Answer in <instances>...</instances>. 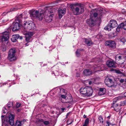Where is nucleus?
<instances>
[{"instance_id":"obj_8","label":"nucleus","mask_w":126,"mask_h":126,"mask_svg":"<svg viewBox=\"0 0 126 126\" xmlns=\"http://www.w3.org/2000/svg\"><path fill=\"white\" fill-rule=\"evenodd\" d=\"M105 45L106 46H108L112 48L115 47L116 45L115 42L112 40L106 41L105 43Z\"/></svg>"},{"instance_id":"obj_23","label":"nucleus","mask_w":126,"mask_h":126,"mask_svg":"<svg viewBox=\"0 0 126 126\" xmlns=\"http://www.w3.org/2000/svg\"><path fill=\"white\" fill-rule=\"evenodd\" d=\"M112 28H113L111 27V26L110 24L109 23L107 26L105 27L104 29L105 30L110 31Z\"/></svg>"},{"instance_id":"obj_36","label":"nucleus","mask_w":126,"mask_h":126,"mask_svg":"<svg viewBox=\"0 0 126 126\" xmlns=\"http://www.w3.org/2000/svg\"><path fill=\"white\" fill-rule=\"evenodd\" d=\"M120 41L124 43L126 41V40L124 38L121 39Z\"/></svg>"},{"instance_id":"obj_20","label":"nucleus","mask_w":126,"mask_h":126,"mask_svg":"<svg viewBox=\"0 0 126 126\" xmlns=\"http://www.w3.org/2000/svg\"><path fill=\"white\" fill-rule=\"evenodd\" d=\"M67 96L66 95H65L63 94H62L59 97V99L61 100V102L63 103H67L68 102H67L66 101H64L62 99H65L66 98Z\"/></svg>"},{"instance_id":"obj_15","label":"nucleus","mask_w":126,"mask_h":126,"mask_svg":"<svg viewBox=\"0 0 126 126\" xmlns=\"http://www.w3.org/2000/svg\"><path fill=\"white\" fill-rule=\"evenodd\" d=\"M109 23L113 28L116 27L118 25L117 22L114 19L110 20Z\"/></svg>"},{"instance_id":"obj_48","label":"nucleus","mask_w":126,"mask_h":126,"mask_svg":"<svg viewBox=\"0 0 126 126\" xmlns=\"http://www.w3.org/2000/svg\"><path fill=\"white\" fill-rule=\"evenodd\" d=\"M124 105L123 104H122L121 106H124V105H126V100L123 102Z\"/></svg>"},{"instance_id":"obj_60","label":"nucleus","mask_w":126,"mask_h":126,"mask_svg":"<svg viewBox=\"0 0 126 126\" xmlns=\"http://www.w3.org/2000/svg\"><path fill=\"white\" fill-rule=\"evenodd\" d=\"M125 114H126V112L125 113Z\"/></svg>"},{"instance_id":"obj_33","label":"nucleus","mask_w":126,"mask_h":126,"mask_svg":"<svg viewBox=\"0 0 126 126\" xmlns=\"http://www.w3.org/2000/svg\"><path fill=\"white\" fill-rule=\"evenodd\" d=\"M89 120L88 118H87L85 120L84 123L85 124L88 125L89 123Z\"/></svg>"},{"instance_id":"obj_7","label":"nucleus","mask_w":126,"mask_h":126,"mask_svg":"<svg viewBox=\"0 0 126 126\" xmlns=\"http://www.w3.org/2000/svg\"><path fill=\"white\" fill-rule=\"evenodd\" d=\"M105 84L108 87H114L115 86L113 82L111 79L107 78L104 81Z\"/></svg>"},{"instance_id":"obj_9","label":"nucleus","mask_w":126,"mask_h":126,"mask_svg":"<svg viewBox=\"0 0 126 126\" xmlns=\"http://www.w3.org/2000/svg\"><path fill=\"white\" fill-rule=\"evenodd\" d=\"M33 34V33L32 32H26L24 33V34L25 35L26 40L27 42L31 41V39Z\"/></svg>"},{"instance_id":"obj_30","label":"nucleus","mask_w":126,"mask_h":126,"mask_svg":"<svg viewBox=\"0 0 126 126\" xmlns=\"http://www.w3.org/2000/svg\"><path fill=\"white\" fill-rule=\"evenodd\" d=\"M22 125L21 124L20 122L19 121H17L15 125V126H21Z\"/></svg>"},{"instance_id":"obj_37","label":"nucleus","mask_w":126,"mask_h":126,"mask_svg":"<svg viewBox=\"0 0 126 126\" xmlns=\"http://www.w3.org/2000/svg\"><path fill=\"white\" fill-rule=\"evenodd\" d=\"M43 123L44 124L46 125H47L49 124V121H47L43 122Z\"/></svg>"},{"instance_id":"obj_27","label":"nucleus","mask_w":126,"mask_h":126,"mask_svg":"<svg viewBox=\"0 0 126 126\" xmlns=\"http://www.w3.org/2000/svg\"><path fill=\"white\" fill-rule=\"evenodd\" d=\"M83 50V49H79L77 50L76 52V56L77 57H79L80 56V51H82Z\"/></svg>"},{"instance_id":"obj_38","label":"nucleus","mask_w":126,"mask_h":126,"mask_svg":"<svg viewBox=\"0 0 126 126\" xmlns=\"http://www.w3.org/2000/svg\"><path fill=\"white\" fill-rule=\"evenodd\" d=\"M120 109V108H117L115 107H114V110H115L116 112H118L119 110Z\"/></svg>"},{"instance_id":"obj_43","label":"nucleus","mask_w":126,"mask_h":126,"mask_svg":"<svg viewBox=\"0 0 126 126\" xmlns=\"http://www.w3.org/2000/svg\"><path fill=\"white\" fill-rule=\"evenodd\" d=\"M93 82H94L93 81H92L91 80L89 81V85H91L92 84H93Z\"/></svg>"},{"instance_id":"obj_44","label":"nucleus","mask_w":126,"mask_h":126,"mask_svg":"<svg viewBox=\"0 0 126 126\" xmlns=\"http://www.w3.org/2000/svg\"><path fill=\"white\" fill-rule=\"evenodd\" d=\"M10 105H8V107L9 108V107H12V106H13V105L12 104V103H10ZM8 105H10V104H8Z\"/></svg>"},{"instance_id":"obj_3","label":"nucleus","mask_w":126,"mask_h":126,"mask_svg":"<svg viewBox=\"0 0 126 126\" xmlns=\"http://www.w3.org/2000/svg\"><path fill=\"white\" fill-rule=\"evenodd\" d=\"M14 116L13 114H11L9 115L8 119L6 120H4L3 122V119H2V126L5 125V126H9L7 125L9 124L11 126H13L14 125Z\"/></svg>"},{"instance_id":"obj_6","label":"nucleus","mask_w":126,"mask_h":126,"mask_svg":"<svg viewBox=\"0 0 126 126\" xmlns=\"http://www.w3.org/2000/svg\"><path fill=\"white\" fill-rule=\"evenodd\" d=\"M20 17H21V16H19L17 17V21L18 22H15V24H14V23H13L14 26L12 29L13 31H16L19 29L21 25V21L19 19Z\"/></svg>"},{"instance_id":"obj_18","label":"nucleus","mask_w":126,"mask_h":126,"mask_svg":"<svg viewBox=\"0 0 126 126\" xmlns=\"http://www.w3.org/2000/svg\"><path fill=\"white\" fill-rule=\"evenodd\" d=\"M87 88L86 87H82L80 89V93L85 95L86 94Z\"/></svg>"},{"instance_id":"obj_49","label":"nucleus","mask_w":126,"mask_h":126,"mask_svg":"<svg viewBox=\"0 0 126 126\" xmlns=\"http://www.w3.org/2000/svg\"><path fill=\"white\" fill-rule=\"evenodd\" d=\"M83 117L84 118H86V116L85 114L83 115Z\"/></svg>"},{"instance_id":"obj_12","label":"nucleus","mask_w":126,"mask_h":126,"mask_svg":"<svg viewBox=\"0 0 126 126\" xmlns=\"http://www.w3.org/2000/svg\"><path fill=\"white\" fill-rule=\"evenodd\" d=\"M87 91L86 94L85 95L90 96H91L93 92V90L91 87H86Z\"/></svg>"},{"instance_id":"obj_40","label":"nucleus","mask_w":126,"mask_h":126,"mask_svg":"<svg viewBox=\"0 0 126 126\" xmlns=\"http://www.w3.org/2000/svg\"><path fill=\"white\" fill-rule=\"evenodd\" d=\"M6 108L5 107H3V110L2 111V113H3L4 114H5V112L4 111L5 110H6Z\"/></svg>"},{"instance_id":"obj_41","label":"nucleus","mask_w":126,"mask_h":126,"mask_svg":"<svg viewBox=\"0 0 126 126\" xmlns=\"http://www.w3.org/2000/svg\"><path fill=\"white\" fill-rule=\"evenodd\" d=\"M114 104H113H113L112 105V107H113L114 108V107H116V108L118 106V104H116L114 105Z\"/></svg>"},{"instance_id":"obj_16","label":"nucleus","mask_w":126,"mask_h":126,"mask_svg":"<svg viewBox=\"0 0 126 126\" xmlns=\"http://www.w3.org/2000/svg\"><path fill=\"white\" fill-rule=\"evenodd\" d=\"M106 89L105 88H100L98 92V94L99 95H101L104 94L105 93Z\"/></svg>"},{"instance_id":"obj_35","label":"nucleus","mask_w":126,"mask_h":126,"mask_svg":"<svg viewBox=\"0 0 126 126\" xmlns=\"http://www.w3.org/2000/svg\"><path fill=\"white\" fill-rule=\"evenodd\" d=\"M18 9L17 8H11V9L10 10V12H12L13 11H15L17 10Z\"/></svg>"},{"instance_id":"obj_42","label":"nucleus","mask_w":126,"mask_h":126,"mask_svg":"<svg viewBox=\"0 0 126 126\" xmlns=\"http://www.w3.org/2000/svg\"><path fill=\"white\" fill-rule=\"evenodd\" d=\"M115 72L116 73L118 74H121V72L119 70H116Z\"/></svg>"},{"instance_id":"obj_21","label":"nucleus","mask_w":126,"mask_h":126,"mask_svg":"<svg viewBox=\"0 0 126 126\" xmlns=\"http://www.w3.org/2000/svg\"><path fill=\"white\" fill-rule=\"evenodd\" d=\"M85 42L87 46H90L93 43L90 40H89L86 38H85Z\"/></svg>"},{"instance_id":"obj_24","label":"nucleus","mask_w":126,"mask_h":126,"mask_svg":"<svg viewBox=\"0 0 126 126\" xmlns=\"http://www.w3.org/2000/svg\"><path fill=\"white\" fill-rule=\"evenodd\" d=\"M38 17H37V19H39V20H41L43 19L44 16V14L42 13H40L39 14H38Z\"/></svg>"},{"instance_id":"obj_32","label":"nucleus","mask_w":126,"mask_h":126,"mask_svg":"<svg viewBox=\"0 0 126 126\" xmlns=\"http://www.w3.org/2000/svg\"><path fill=\"white\" fill-rule=\"evenodd\" d=\"M19 121L20 122L21 125H23L24 123L26 121V119H24Z\"/></svg>"},{"instance_id":"obj_39","label":"nucleus","mask_w":126,"mask_h":126,"mask_svg":"<svg viewBox=\"0 0 126 126\" xmlns=\"http://www.w3.org/2000/svg\"><path fill=\"white\" fill-rule=\"evenodd\" d=\"M21 105V104L20 103H17L16 105V107L17 108L19 107Z\"/></svg>"},{"instance_id":"obj_13","label":"nucleus","mask_w":126,"mask_h":126,"mask_svg":"<svg viewBox=\"0 0 126 126\" xmlns=\"http://www.w3.org/2000/svg\"><path fill=\"white\" fill-rule=\"evenodd\" d=\"M106 63L107 65L109 67H115V62L113 61H108Z\"/></svg>"},{"instance_id":"obj_10","label":"nucleus","mask_w":126,"mask_h":126,"mask_svg":"<svg viewBox=\"0 0 126 126\" xmlns=\"http://www.w3.org/2000/svg\"><path fill=\"white\" fill-rule=\"evenodd\" d=\"M9 32L6 31L3 33V35L1 37V39L2 41H5L8 40L9 38Z\"/></svg>"},{"instance_id":"obj_56","label":"nucleus","mask_w":126,"mask_h":126,"mask_svg":"<svg viewBox=\"0 0 126 126\" xmlns=\"http://www.w3.org/2000/svg\"><path fill=\"white\" fill-rule=\"evenodd\" d=\"M124 10H124V9H123V11L124 12Z\"/></svg>"},{"instance_id":"obj_57","label":"nucleus","mask_w":126,"mask_h":126,"mask_svg":"<svg viewBox=\"0 0 126 126\" xmlns=\"http://www.w3.org/2000/svg\"><path fill=\"white\" fill-rule=\"evenodd\" d=\"M68 114H69V113H67V115H68Z\"/></svg>"},{"instance_id":"obj_17","label":"nucleus","mask_w":126,"mask_h":126,"mask_svg":"<svg viewBox=\"0 0 126 126\" xmlns=\"http://www.w3.org/2000/svg\"><path fill=\"white\" fill-rule=\"evenodd\" d=\"M19 35L18 34L13 35L11 38L12 41L13 42H16L17 41V40L19 38Z\"/></svg>"},{"instance_id":"obj_47","label":"nucleus","mask_w":126,"mask_h":126,"mask_svg":"<svg viewBox=\"0 0 126 126\" xmlns=\"http://www.w3.org/2000/svg\"><path fill=\"white\" fill-rule=\"evenodd\" d=\"M4 115H2L1 116V118H2V119H3V122L4 121V120H6L7 119H6H6H4V120H3V119L2 118H4ZM8 117L7 118V119H8Z\"/></svg>"},{"instance_id":"obj_19","label":"nucleus","mask_w":126,"mask_h":126,"mask_svg":"<svg viewBox=\"0 0 126 126\" xmlns=\"http://www.w3.org/2000/svg\"><path fill=\"white\" fill-rule=\"evenodd\" d=\"M83 72L84 74L86 76L90 75L92 73V71L88 69L85 70Z\"/></svg>"},{"instance_id":"obj_14","label":"nucleus","mask_w":126,"mask_h":126,"mask_svg":"<svg viewBox=\"0 0 126 126\" xmlns=\"http://www.w3.org/2000/svg\"><path fill=\"white\" fill-rule=\"evenodd\" d=\"M65 12L66 9H60L58 11V12L59 18H61L62 16L65 14Z\"/></svg>"},{"instance_id":"obj_2","label":"nucleus","mask_w":126,"mask_h":126,"mask_svg":"<svg viewBox=\"0 0 126 126\" xmlns=\"http://www.w3.org/2000/svg\"><path fill=\"white\" fill-rule=\"evenodd\" d=\"M70 6L71 10L74 15H80L84 12V9L83 7L80 5L79 7H74L73 5H71Z\"/></svg>"},{"instance_id":"obj_11","label":"nucleus","mask_w":126,"mask_h":126,"mask_svg":"<svg viewBox=\"0 0 126 126\" xmlns=\"http://www.w3.org/2000/svg\"><path fill=\"white\" fill-rule=\"evenodd\" d=\"M39 12L38 11H32L30 12V14L31 16H32L34 18H37L38 17V14Z\"/></svg>"},{"instance_id":"obj_31","label":"nucleus","mask_w":126,"mask_h":126,"mask_svg":"<svg viewBox=\"0 0 126 126\" xmlns=\"http://www.w3.org/2000/svg\"><path fill=\"white\" fill-rule=\"evenodd\" d=\"M98 119L100 123H103V120L101 117L99 116L98 118Z\"/></svg>"},{"instance_id":"obj_5","label":"nucleus","mask_w":126,"mask_h":126,"mask_svg":"<svg viewBox=\"0 0 126 126\" xmlns=\"http://www.w3.org/2000/svg\"><path fill=\"white\" fill-rule=\"evenodd\" d=\"M23 25L25 29H33L35 27L34 23L31 21L28 22L24 21Z\"/></svg>"},{"instance_id":"obj_59","label":"nucleus","mask_w":126,"mask_h":126,"mask_svg":"<svg viewBox=\"0 0 126 126\" xmlns=\"http://www.w3.org/2000/svg\"><path fill=\"white\" fill-rule=\"evenodd\" d=\"M27 43H26V44H26V45H27Z\"/></svg>"},{"instance_id":"obj_53","label":"nucleus","mask_w":126,"mask_h":126,"mask_svg":"<svg viewBox=\"0 0 126 126\" xmlns=\"http://www.w3.org/2000/svg\"><path fill=\"white\" fill-rule=\"evenodd\" d=\"M20 109H18L17 110V112H19L20 111Z\"/></svg>"},{"instance_id":"obj_58","label":"nucleus","mask_w":126,"mask_h":126,"mask_svg":"<svg viewBox=\"0 0 126 126\" xmlns=\"http://www.w3.org/2000/svg\"><path fill=\"white\" fill-rule=\"evenodd\" d=\"M111 125V123H110V125Z\"/></svg>"},{"instance_id":"obj_50","label":"nucleus","mask_w":126,"mask_h":126,"mask_svg":"<svg viewBox=\"0 0 126 126\" xmlns=\"http://www.w3.org/2000/svg\"><path fill=\"white\" fill-rule=\"evenodd\" d=\"M87 125H88L85 124L84 123L83 126H87Z\"/></svg>"},{"instance_id":"obj_52","label":"nucleus","mask_w":126,"mask_h":126,"mask_svg":"<svg viewBox=\"0 0 126 126\" xmlns=\"http://www.w3.org/2000/svg\"><path fill=\"white\" fill-rule=\"evenodd\" d=\"M121 56H119V57H118V58L120 59H121Z\"/></svg>"},{"instance_id":"obj_22","label":"nucleus","mask_w":126,"mask_h":126,"mask_svg":"<svg viewBox=\"0 0 126 126\" xmlns=\"http://www.w3.org/2000/svg\"><path fill=\"white\" fill-rule=\"evenodd\" d=\"M50 8H48L46 11L45 13H47L48 14H47V15L49 17H51L53 15V14H52L51 13H53V12H52V11H49Z\"/></svg>"},{"instance_id":"obj_45","label":"nucleus","mask_w":126,"mask_h":126,"mask_svg":"<svg viewBox=\"0 0 126 126\" xmlns=\"http://www.w3.org/2000/svg\"><path fill=\"white\" fill-rule=\"evenodd\" d=\"M124 81V79H121L120 80V81L121 83H123Z\"/></svg>"},{"instance_id":"obj_26","label":"nucleus","mask_w":126,"mask_h":126,"mask_svg":"<svg viewBox=\"0 0 126 126\" xmlns=\"http://www.w3.org/2000/svg\"><path fill=\"white\" fill-rule=\"evenodd\" d=\"M122 28L120 24L117 27V28L116 32V33H119L121 30V29Z\"/></svg>"},{"instance_id":"obj_25","label":"nucleus","mask_w":126,"mask_h":126,"mask_svg":"<svg viewBox=\"0 0 126 126\" xmlns=\"http://www.w3.org/2000/svg\"><path fill=\"white\" fill-rule=\"evenodd\" d=\"M122 28L125 30H126V21H125L120 24Z\"/></svg>"},{"instance_id":"obj_51","label":"nucleus","mask_w":126,"mask_h":126,"mask_svg":"<svg viewBox=\"0 0 126 126\" xmlns=\"http://www.w3.org/2000/svg\"><path fill=\"white\" fill-rule=\"evenodd\" d=\"M104 67L102 68L101 69V71L103 70H104Z\"/></svg>"},{"instance_id":"obj_4","label":"nucleus","mask_w":126,"mask_h":126,"mask_svg":"<svg viewBox=\"0 0 126 126\" xmlns=\"http://www.w3.org/2000/svg\"><path fill=\"white\" fill-rule=\"evenodd\" d=\"M16 51V49L13 48L9 50L8 52V58L10 60L13 61L16 59L15 56Z\"/></svg>"},{"instance_id":"obj_29","label":"nucleus","mask_w":126,"mask_h":126,"mask_svg":"<svg viewBox=\"0 0 126 126\" xmlns=\"http://www.w3.org/2000/svg\"><path fill=\"white\" fill-rule=\"evenodd\" d=\"M120 97H117L113 99V103L114 104L116 102L118 99H120Z\"/></svg>"},{"instance_id":"obj_55","label":"nucleus","mask_w":126,"mask_h":126,"mask_svg":"<svg viewBox=\"0 0 126 126\" xmlns=\"http://www.w3.org/2000/svg\"><path fill=\"white\" fill-rule=\"evenodd\" d=\"M104 66V65H102V67H103V66Z\"/></svg>"},{"instance_id":"obj_46","label":"nucleus","mask_w":126,"mask_h":126,"mask_svg":"<svg viewBox=\"0 0 126 126\" xmlns=\"http://www.w3.org/2000/svg\"><path fill=\"white\" fill-rule=\"evenodd\" d=\"M106 123L107 124V125H106V126H109L110 125V123L108 122V121H107Z\"/></svg>"},{"instance_id":"obj_1","label":"nucleus","mask_w":126,"mask_h":126,"mask_svg":"<svg viewBox=\"0 0 126 126\" xmlns=\"http://www.w3.org/2000/svg\"><path fill=\"white\" fill-rule=\"evenodd\" d=\"M91 13L93 14L91 15L90 18L87 20V23L90 26L92 27L96 24V19L97 21L101 19V17L103 14V12L101 10L97 8L92 10L91 11Z\"/></svg>"},{"instance_id":"obj_28","label":"nucleus","mask_w":126,"mask_h":126,"mask_svg":"<svg viewBox=\"0 0 126 126\" xmlns=\"http://www.w3.org/2000/svg\"><path fill=\"white\" fill-rule=\"evenodd\" d=\"M1 49L3 51H5L6 49V45L3 44V43L1 46Z\"/></svg>"},{"instance_id":"obj_34","label":"nucleus","mask_w":126,"mask_h":126,"mask_svg":"<svg viewBox=\"0 0 126 126\" xmlns=\"http://www.w3.org/2000/svg\"><path fill=\"white\" fill-rule=\"evenodd\" d=\"M60 89L61 91H63L64 93H66L67 92V91L66 90L63 89L62 88H60Z\"/></svg>"},{"instance_id":"obj_54","label":"nucleus","mask_w":126,"mask_h":126,"mask_svg":"<svg viewBox=\"0 0 126 126\" xmlns=\"http://www.w3.org/2000/svg\"><path fill=\"white\" fill-rule=\"evenodd\" d=\"M41 121V122H43V120H40Z\"/></svg>"}]
</instances>
